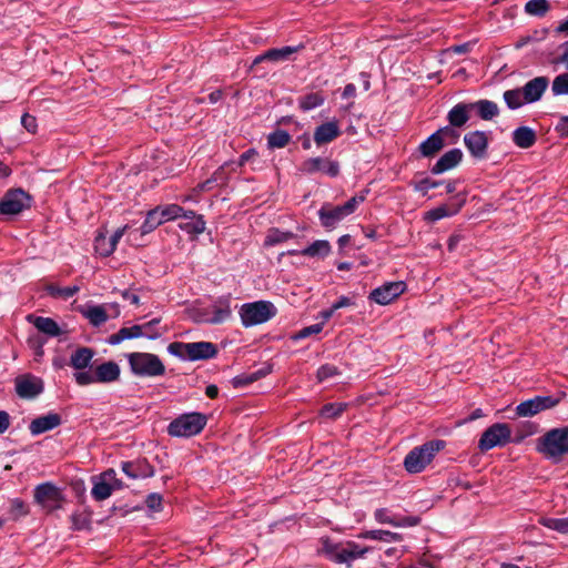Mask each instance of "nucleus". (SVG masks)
<instances>
[{
  "label": "nucleus",
  "mask_w": 568,
  "mask_h": 568,
  "mask_svg": "<svg viewBox=\"0 0 568 568\" xmlns=\"http://www.w3.org/2000/svg\"><path fill=\"white\" fill-rule=\"evenodd\" d=\"M536 141V132L529 126L523 125L513 132V142L520 149H529Z\"/></svg>",
  "instance_id": "26"
},
{
  "label": "nucleus",
  "mask_w": 568,
  "mask_h": 568,
  "mask_svg": "<svg viewBox=\"0 0 568 568\" xmlns=\"http://www.w3.org/2000/svg\"><path fill=\"white\" fill-rule=\"evenodd\" d=\"M504 100L507 106L511 110L518 109L524 104H527L521 88L505 91Z\"/></svg>",
  "instance_id": "36"
},
{
  "label": "nucleus",
  "mask_w": 568,
  "mask_h": 568,
  "mask_svg": "<svg viewBox=\"0 0 568 568\" xmlns=\"http://www.w3.org/2000/svg\"><path fill=\"white\" fill-rule=\"evenodd\" d=\"M341 130L337 121H328L314 131V141L317 145L326 144L339 136Z\"/></svg>",
  "instance_id": "20"
},
{
  "label": "nucleus",
  "mask_w": 568,
  "mask_h": 568,
  "mask_svg": "<svg viewBox=\"0 0 568 568\" xmlns=\"http://www.w3.org/2000/svg\"><path fill=\"white\" fill-rule=\"evenodd\" d=\"M470 103H457L447 114V120L452 126L462 128L470 119Z\"/></svg>",
  "instance_id": "25"
},
{
  "label": "nucleus",
  "mask_w": 568,
  "mask_h": 568,
  "mask_svg": "<svg viewBox=\"0 0 568 568\" xmlns=\"http://www.w3.org/2000/svg\"><path fill=\"white\" fill-rule=\"evenodd\" d=\"M181 227L189 233L201 234L205 230V222L201 215L190 220L185 224H182Z\"/></svg>",
  "instance_id": "52"
},
{
  "label": "nucleus",
  "mask_w": 568,
  "mask_h": 568,
  "mask_svg": "<svg viewBox=\"0 0 568 568\" xmlns=\"http://www.w3.org/2000/svg\"><path fill=\"white\" fill-rule=\"evenodd\" d=\"M554 95H568V72L557 75L551 83Z\"/></svg>",
  "instance_id": "48"
},
{
  "label": "nucleus",
  "mask_w": 568,
  "mask_h": 568,
  "mask_svg": "<svg viewBox=\"0 0 568 568\" xmlns=\"http://www.w3.org/2000/svg\"><path fill=\"white\" fill-rule=\"evenodd\" d=\"M325 98L321 93H308L300 99V108L304 111L313 110L321 106Z\"/></svg>",
  "instance_id": "42"
},
{
  "label": "nucleus",
  "mask_w": 568,
  "mask_h": 568,
  "mask_svg": "<svg viewBox=\"0 0 568 568\" xmlns=\"http://www.w3.org/2000/svg\"><path fill=\"white\" fill-rule=\"evenodd\" d=\"M365 200L364 195L353 196L345 204L333 206L331 204H324L320 211L318 216L322 225L325 229H334L342 220L351 215L357 205Z\"/></svg>",
  "instance_id": "8"
},
{
  "label": "nucleus",
  "mask_w": 568,
  "mask_h": 568,
  "mask_svg": "<svg viewBox=\"0 0 568 568\" xmlns=\"http://www.w3.org/2000/svg\"><path fill=\"white\" fill-rule=\"evenodd\" d=\"M539 523L552 530H556L560 534H568V518H540Z\"/></svg>",
  "instance_id": "44"
},
{
  "label": "nucleus",
  "mask_w": 568,
  "mask_h": 568,
  "mask_svg": "<svg viewBox=\"0 0 568 568\" xmlns=\"http://www.w3.org/2000/svg\"><path fill=\"white\" fill-rule=\"evenodd\" d=\"M122 487L121 481L116 478L114 469H108L101 475L93 477V488L91 490L92 497L98 500L109 498L115 489Z\"/></svg>",
  "instance_id": "12"
},
{
  "label": "nucleus",
  "mask_w": 568,
  "mask_h": 568,
  "mask_svg": "<svg viewBox=\"0 0 568 568\" xmlns=\"http://www.w3.org/2000/svg\"><path fill=\"white\" fill-rule=\"evenodd\" d=\"M323 329V323H317V324H313V325H310L307 327H304L302 328L296 335H295V338L296 339H300V338H306L313 334H318L321 333Z\"/></svg>",
  "instance_id": "58"
},
{
  "label": "nucleus",
  "mask_w": 568,
  "mask_h": 568,
  "mask_svg": "<svg viewBox=\"0 0 568 568\" xmlns=\"http://www.w3.org/2000/svg\"><path fill=\"white\" fill-rule=\"evenodd\" d=\"M84 316L93 326H100L109 318L103 306H91L84 312Z\"/></svg>",
  "instance_id": "39"
},
{
  "label": "nucleus",
  "mask_w": 568,
  "mask_h": 568,
  "mask_svg": "<svg viewBox=\"0 0 568 568\" xmlns=\"http://www.w3.org/2000/svg\"><path fill=\"white\" fill-rule=\"evenodd\" d=\"M464 143L470 154L477 159L486 156L488 148V138L483 131L469 132L464 136Z\"/></svg>",
  "instance_id": "17"
},
{
  "label": "nucleus",
  "mask_w": 568,
  "mask_h": 568,
  "mask_svg": "<svg viewBox=\"0 0 568 568\" xmlns=\"http://www.w3.org/2000/svg\"><path fill=\"white\" fill-rule=\"evenodd\" d=\"M443 148V141L439 139V136H437V134L433 133L419 145V151L423 156L429 158L435 155Z\"/></svg>",
  "instance_id": "35"
},
{
  "label": "nucleus",
  "mask_w": 568,
  "mask_h": 568,
  "mask_svg": "<svg viewBox=\"0 0 568 568\" xmlns=\"http://www.w3.org/2000/svg\"><path fill=\"white\" fill-rule=\"evenodd\" d=\"M74 379L78 385L80 386H87L90 384L98 383L94 378V373L87 371V372H78L74 374Z\"/></svg>",
  "instance_id": "54"
},
{
  "label": "nucleus",
  "mask_w": 568,
  "mask_h": 568,
  "mask_svg": "<svg viewBox=\"0 0 568 568\" xmlns=\"http://www.w3.org/2000/svg\"><path fill=\"white\" fill-rule=\"evenodd\" d=\"M206 423L207 417L204 414H183L169 424L168 433L173 437H191L201 433Z\"/></svg>",
  "instance_id": "7"
},
{
  "label": "nucleus",
  "mask_w": 568,
  "mask_h": 568,
  "mask_svg": "<svg viewBox=\"0 0 568 568\" xmlns=\"http://www.w3.org/2000/svg\"><path fill=\"white\" fill-rule=\"evenodd\" d=\"M473 44L470 42L453 45L448 49L449 52H454L456 54H464L470 51Z\"/></svg>",
  "instance_id": "62"
},
{
  "label": "nucleus",
  "mask_w": 568,
  "mask_h": 568,
  "mask_svg": "<svg viewBox=\"0 0 568 568\" xmlns=\"http://www.w3.org/2000/svg\"><path fill=\"white\" fill-rule=\"evenodd\" d=\"M80 287L78 285L68 286V287H59L55 285H49L47 287L48 293L53 297H62L64 300L73 296L79 292Z\"/></svg>",
  "instance_id": "47"
},
{
  "label": "nucleus",
  "mask_w": 568,
  "mask_h": 568,
  "mask_svg": "<svg viewBox=\"0 0 568 568\" xmlns=\"http://www.w3.org/2000/svg\"><path fill=\"white\" fill-rule=\"evenodd\" d=\"M297 51L296 47H283L278 49H271L263 54L257 55L252 63V67L257 65L264 61L280 62L286 61L290 57Z\"/></svg>",
  "instance_id": "23"
},
{
  "label": "nucleus",
  "mask_w": 568,
  "mask_h": 568,
  "mask_svg": "<svg viewBox=\"0 0 568 568\" xmlns=\"http://www.w3.org/2000/svg\"><path fill=\"white\" fill-rule=\"evenodd\" d=\"M146 506L152 509V510H155V511H159L161 509V505H162V496L159 495V494H150L148 497H146Z\"/></svg>",
  "instance_id": "60"
},
{
  "label": "nucleus",
  "mask_w": 568,
  "mask_h": 568,
  "mask_svg": "<svg viewBox=\"0 0 568 568\" xmlns=\"http://www.w3.org/2000/svg\"><path fill=\"white\" fill-rule=\"evenodd\" d=\"M94 248L97 253L103 257L111 255L115 251L103 231H99L97 234L94 239Z\"/></svg>",
  "instance_id": "37"
},
{
  "label": "nucleus",
  "mask_w": 568,
  "mask_h": 568,
  "mask_svg": "<svg viewBox=\"0 0 568 568\" xmlns=\"http://www.w3.org/2000/svg\"><path fill=\"white\" fill-rule=\"evenodd\" d=\"M32 323L39 332H41L48 336L55 337L61 334V329H60L58 323L50 317L39 316V317H36L32 321Z\"/></svg>",
  "instance_id": "32"
},
{
  "label": "nucleus",
  "mask_w": 568,
  "mask_h": 568,
  "mask_svg": "<svg viewBox=\"0 0 568 568\" xmlns=\"http://www.w3.org/2000/svg\"><path fill=\"white\" fill-rule=\"evenodd\" d=\"M464 199H460L458 203L443 204L440 206H437L428 211L425 215V219L435 222L443 217L455 215L460 210L462 205L464 204Z\"/></svg>",
  "instance_id": "28"
},
{
  "label": "nucleus",
  "mask_w": 568,
  "mask_h": 568,
  "mask_svg": "<svg viewBox=\"0 0 568 568\" xmlns=\"http://www.w3.org/2000/svg\"><path fill=\"white\" fill-rule=\"evenodd\" d=\"M223 181H224L223 170L219 169L217 171L214 172L212 178H210L206 181L197 184L196 190L199 192L210 191L213 187L214 183H219V182H223Z\"/></svg>",
  "instance_id": "53"
},
{
  "label": "nucleus",
  "mask_w": 568,
  "mask_h": 568,
  "mask_svg": "<svg viewBox=\"0 0 568 568\" xmlns=\"http://www.w3.org/2000/svg\"><path fill=\"white\" fill-rule=\"evenodd\" d=\"M419 524V518L415 516L402 517L399 519L395 518L394 527H413Z\"/></svg>",
  "instance_id": "61"
},
{
  "label": "nucleus",
  "mask_w": 568,
  "mask_h": 568,
  "mask_svg": "<svg viewBox=\"0 0 568 568\" xmlns=\"http://www.w3.org/2000/svg\"><path fill=\"white\" fill-rule=\"evenodd\" d=\"M232 316L230 297H220L210 307L199 310L195 314V322L202 324L219 325L229 321Z\"/></svg>",
  "instance_id": "9"
},
{
  "label": "nucleus",
  "mask_w": 568,
  "mask_h": 568,
  "mask_svg": "<svg viewBox=\"0 0 568 568\" xmlns=\"http://www.w3.org/2000/svg\"><path fill=\"white\" fill-rule=\"evenodd\" d=\"M358 538L379 540V541H384V542L402 541V535H399L397 532L389 531V530H383V529L362 531L358 535Z\"/></svg>",
  "instance_id": "31"
},
{
  "label": "nucleus",
  "mask_w": 568,
  "mask_h": 568,
  "mask_svg": "<svg viewBox=\"0 0 568 568\" xmlns=\"http://www.w3.org/2000/svg\"><path fill=\"white\" fill-rule=\"evenodd\" d=\"M335 375H337V367L334 365L325 364L322 365L317 371V378L320 382H323Z\"/></svg>",
  "instance_id": "55"
},
{
  "label": "nucleus",
  "mask_w": 568,
  "mask_h": 568,
  "mask_svg": "<svg viewBox=\"0 0 568 568\" xmlns=\"http://www.w3.org/2000/svg\"><path fill=\"white\" fill-rule=\"evenodd\" d=\"M34 500L50 513L62 507L63 495L55 485L44 483L36 487Z\"/></svg>",
  "instance_id": "11"
},
{
  "label": "nucleus",
  "mask_w": 568,
  "mask_h": 568,
  "mask_svg": "<svg viewBox=\"0 0 568 568\" xmlns=\"http://www.w3.org/2000/svg\"><path fill=\"white\" fill-rule=\"evenodd\" d=\"M511 429L505 423H497L488 427L481 435L478 448L487 452L497 446H505L510 442Z\"/></svg>",
  "instance_id": "10"
},
{
  "label": "nucleus",
  "mask_w": 568,
  "mask_h": 568,
  "mask_svg": "<svg viewBox=\"0 0 568 568\" xmlns=\"http://www.w3.org/2000/svg\"><path fill=\"white\" fill-rule=\"evenodd\" d=\"M292 237H294V234L292 232H281L278 230H271L265 239V244L275 245L285 242Z\"/></svg>",
  "instance_id": "51"
},
{
  "label": "nucleus",
  "mask_w": 568,
  "mask_h": 568,
  "mask_svg": "<svg viewBox=\"0 0 568 568\" xmlns=\"http://www.w3.org/2000/svg\"><path fill=\"white\" fill-rule=\"evenodd\" d=\"M142 337L140 325H133L131 327H122L115 334L109 337V344L116 345L125 339Z\"/></svg>",
  "instance_id": "33"
},
{
  "label": "nucleus",
  "mask_w": 568,
  "mask_h": 568,
  "mask_svg": "<svg viewBox=\"0 0 568 568\" xmlns=\"http://www.w3.org/2000/svg\"><path fill=\"white\" fill-rule=\"evenodd\" d=\"M168 352L181 359L203 361L215 357L217 347L211 342H173L168 346Z\"/></svg>",
  "instance_id": "5"
},
{
  "label": "nucleus",
  "mask_w": 568,
  "mask_h": 568,
  "mask_svg": "<svg viewBox=\"0 0 568 568\" xmlns=\"http://www.w3.org/2000/svg\"><path fill=\"white\" fill-rule=\"evenodd\" d=\"M463 159V152L459 149H453L443 154L432 168L433 174H440L455 168Z\"/></svg>",
  "instance_id": "22"
},
{
  "label": "nucleus",
  "mask_w": 568,
  "mask_h": 568,
  "mask_svg": "<svg viewBox=\"0 0 568 568\" xmlns=\"http://www.w3.org/2000/svg\"><path fill=\"white\" fill-rule=\"evenodd\" d=\"M122 470L128 477H130L132 479L146 478V477L153 476V474H154L153 468L151 466H149L145 463H141V462H139V463H131V462L122 463Z\"/></svg>",
  "instance_id": "27"
},
{
  "label": "nucleus",
  "mask_w": 568,
  "mask_h": 568,
  "mask_svg": "<svg viewBox=\"0 0 568 568\" xmlns=\"http://www.w3.org/2000/svg\"><path fill=\"white\" fill-rule=\"evenodd\" d=\"M120 373V366L109 361L95 367L94 378L98 383H112L119 379Z\"/></svg>",
  "instance_id": "24"
},
{
  "label": "nucleus",
  "mask_w": 568,
  "mask_h": 568,
  "mask_svg": "<svg viewBox=\"0 0 568 568\" xmlns=\"http://www.w3.org/2000/svg\"><path fill=\"white\" fill-rule=\"evenodd\" d=\"M60 424V415L55 413H50L33 419L30 423L29 429L32 435H40L42 433H45L58 427Z\"/></svg>",
  "instance_id": "19"
},
{
  "label": "nucleus",
  "mask_w": 568,
  "mask_h": 568,
  "mask_svg": "<svg viewBox=\"0 0 568 568\" xmlns=\"http://www.w3.org/2000/svg\"><path fill=\"white\" fill-rule=\"evenodd\" d=\"M445 447V442L437 439L412 449L404 459V467L410 474L423 471L434 456Z\"/></svg>",
  "instance_id": "3"
},
{
  "label": "nucleus",
  "mask_w": 568,
  "mask_h": 568,
  "mask_svg": "<svg viewBox=\"0 0 568 568\" xmlns=\"http://www.w3.org/2000/svg\"><path fill=\"white\" fill-rule=\"evenodd\" d=\"M31 197L21 189L8 191L0 201V212L6 215H14L30 207Z\"/></svg>",
  "instance_id": "13"
},
{
  "label": "nucleus",
  "mask_w": 568,
  "mask_h": 568,
  "mask_svg": "<svg viewBox=\"0 0 568 568\" xmlns=\"http://www.w3.org/2000/svg\"><path fill=\"white\" fill-rule=\"evenodd\" d=\"M442 185V182L439 181H433L430 179H424L422 181H419L418 183L415 184V190L417 192H420L422 194H427V192L430 190V189H434V187H437Z\"/></svg>",
  "instance_id": "57"
},
{
  "label": "nucleus",
  "mask_w": 568,
  "mask_h": 568,
  "mask_svg": "<svg viewBox=\"0 0 568 568\" xmlns=\"http://www.w3.org/2000/svg\"><path fill=\"white\" fill-rule=\"evenodd\" d=\"M240 317L244 327L263 324L276 315V307L268 301L245 303L240 308Z\"/></svg>",
  "instance_id": "6"
},
{
  "label": "nucleus",
  "mask_w": 568,
  "mask_h": 568,
  "mask_svg": "<svg viewBox=\"0 0 568 568\" xmlns=\"http://www.w3.org/2000/svg\"><path fill=\"white\" fill-rule=\"evenodd\" d=\"M21 124L30 133H34L38 126L37 119L29 113L21 116Z\"/></svg>",
  "instance_id": "59"
},
{
  "label": "nucleus",
  "mask_w": 568,
  "mask_h": 568,
  "mask_svg": "<svg viewBox=\"0 0 568 568\" xmlns=\"http://www.w3.org/2000/svg\"><path fill=\"white\" fill-rule=\"evenodd\" d=\"M471 111L476 110L479 118L489 121L493 118L497 116L499 114V108L497 103L490 101V100H479L476 102L470 103Z\"/></svg>",
  "instance_id": "30"
},
{
  "label": "nucleus",
  "mask_w": 568,
  "mask_h": 568,
  "mask_svg": "<svg viewBox=\"0 0 568 568\" xmlns=\"http://www.w3.org/2000/svg\"><path fill=\"white\" fill-rule=\"evenodd\" d=\"M93 356V349L89 347H79L71 354L70 365L78 371H82L90 366Z\"/></svg>",
  "instance_id": "29"
},
{
  "label": "nucleus",
  "mask_w": 568,
  "mask_h": 568,
  "mask_svg": "<svg viewBox=\"0 0 568 568\" xmlns=\"http://www.w3.org/2000/svg\"><path fill=\"white\" fill-rule=\"evenodd\" d=\"M300 171L304 174L322 172L331 178H335L339 173V165L336 161H331L329 159L311 158L301 164Z\"/></svg>",
  "instance_id": "15"
},
{
  "label": "nucleus",
  "mask_w": 568,
  "mask_h": 568,
  "mask_svg": "<svg viewBox=\"0 0 568 568\" xmlns=\"http://www.w3.org/2000/svg\"><path fill=\"white\" fill-rule=\"evenodd\" d=\"M160 318H153L144 324H141V333L142 337H146L149 339L159 338L166 329L159 327Z\"/></svg>",
  "instance_id": "38"
},
{
  "label": "nucleus",
  "mask_w": 568,
  "mask_h": 568,
  "mask_svg": "<svg viewBox=\"0 0 568 568\" xmlns=\"http://www.w3.org/2000/svg\"><path fill=\"white\" fill-rule=\"evenodd\" d=\"M561 135L568 136V116H562L557 125Z\"/></svg>",
  "instance_id": "64"
},
{
  "label": "nucleus",
  "mask_w": 568,
  "mask_h": 568,
  "mask_svg": "<svg viewBox=\"0 0 568 568\" xmlns=\"http://www.w3.org/2000/svg\"><path fill=\"white\" fill-rule=\"evenodd\" d=\"M126 358L132 374L138 377H159L165 374V366L155 354L133 352Z\"/></svg>",
  "instance_id": "2"
},
{
  "label": "nucleus",
  "mask_w": 568,
  "mask_h": 568,
  "mask_svg": "<svg viewBox=\"0 0 568 568\" xmlns=\"http://www.w3.org/2000/svg\"><path fill=\"white\" fill-rule=\"evenodd\" d=\"M128 230V225H124L123 227L118 229L109 239V241L112 243V246H114V250L116 248V245L120 241V239L124 235L125 231Z\"/></svg>",
  "instance_id": "63"
},
{
  "label": "nucleus",
  "mask_w": 568,
  "mask_h": 568,
  "mask_svg": "<svg viewBox=\"0 0 568 568\" xmlns=\"http://www.w3.org/2000/svg\"><path fill=\"white\" fill-rule=\"evenodd\" d=\"M406 284L402 281L388 282L371 292L369 298L379 305H387L404 293Z\"/></svg>",
  "instance_id": "16"
},
{
  "label": "nucleus",
  "mask_w": 568,
  "mask_h": 568,
  "mask_svg": "<svg viewBox=\"0 0 568 568\" xmlns=\"http://www.w3.org/2000/svg\"><path fill=\"white\" fill-rule=\"evenodd\" d=\"M43 389L42 382L34 377H24L17 379L16 390L20 397L32 398L39 395Z\"/></svg>",
  "instance_id": "21"
},
{
  "label": "nucleus",
  "mask_w": 568,
  "mask_h": 568,
  "mask_svg": "<svg viewBox=\"0 0 568 568\" xmlns=\"http://www.w3.org/2000/svg\"><path fill=\"white\" fill-rule=\"evenodd\" d=\"M159 207H160V216H161V220L163 223L166 221L180 217L183 212V207H181L180 205H176V204H170V205H166L163 207H161V206H159Z\"/></svg>",
  "instance_id": "50"
},
{
  "label": "nucleus",
  "mask_w": 568,
  "mask_h": 568,
  "mask_svg": "<svg viewBox=\"0 0 568 568\" xmlns=\"http://www.w3.org/2000/svg\"><path fill=\"white\" fill-rule=\"evenodd\" d=\"M374 518L379 524H388L392 526L395 524V517H392L388 509L386 508L376 509L374 513Z\"/></svg>",
  "instance_id": "56"
},
{
  "label": "nucleus",
  "mask_w": 568,
  "mask_h": 568,
  "mask_svg": "<svg viewBox=\"0 0 568 568\" xmlns=\"http://www.w3.org/2000/svg\"><path fill=\"white\" fill-rule=\"evenodd\" d=\"M549 80L546 77H537L528 81L523 88L524 97L527 103H534L542 97L548 88Z\"/></svg>",
  "instance_id": "18"
},
{
  "label": "nucleus",
  "mask_w": 568,
  "mask_h": 568,
  "mask_svg": "<svg viewBox=\"0 0 568 568\" xmlns=\"http://www.w3.org/2000/svg\"><path fill=\"white\" fill-rule=\"evenodd\" d=\"M163 222L160 216V207L148 212L144 223L141 226V233L148 234L161 225Z\"/></svg>",
  "instance_id": "41"
},
{
  "label": "nucleus",
  "mask_w": 568,
  "mask_h": 568,
  "mask_svg": "<svg viewBox=\"0 0 568 568\" xmlns=\"http://www.w3.org/2000/svg\"><path fill=\"white\" fill-rule=\"evenodd\" d=\"M560 402L559 397L554 396H536L534 398L521 402L516 407V414L520 417H531L540 412L550 409L558 405Z\"/></svg>",
  "instance_id": "14"
},
{
  "label": "nucleus",
  "mask_w": 568,
  "mask_h": 568,
  "mask_svg": "<svg viewBox=\"0 0 568 568\" xmlns=\"http://www.w3.org/2000/svg\"><path fill=\"white\" fill-rule=\"evenodd\" d=\"M525 10L528 14L542 17L548 12L549 3L547 0H529L525 6Z\"/></svg>",
  "instance_id": "45"
},
{
  "label": "nucleus",
  "mask_w": 568,
  "mask_h": 568,
  "mask_svg": "<svg viewBox=\"0 0 568 568\" xmlns=\"http://www.w3.org/2000/svg\"><path fill=\"white\" fill-rule=\"evenodd\" d=\"M435 134L439 136V139L443 141L444 145L446 142L448 143H455L459 139V133L456 131L455 126L446 125L444 128L438 129Z\"/></svg>",
  "instance_id": "49"
},
{
  "label": "nucleus",
  "mask_w": 568,
  "mask_h": 568,
  "mask_svg": "<svg viewBox=\"0 0 568 568\" xmlns=\"http://www.w3.org/2000/svg\"><path fill=\"white\" fill-rule=\"evenodd\" d=\"M347 404L345 403H329L322 407L321 416L329 419H335L339 417L343 412L346 409Z\"/></svg>",
  "instance_id": "46"
},
{
  "label": "nucleus",
  "mask_w": 568,
  "mask_h": 568,
  "mask_svg": "<svg viewBox=\"0 0 568 568\" xmlns=\"http://www.w3.org/2000/svg\"><path fill=\"white\" fill-rule=\"evenodd\" d=\"M271 372L270 368L258 369L254 373L243 374L233 378V385L235 387L246 386L256 382L257 379L266 376Z\"/></svg>",
  "instance_id": "40"
},
{
  "label": "nucleus",
  "mask_w": 568,
  "mask_h": 568,
  "mask_svg": "<svg viewBox=\"0 0 568 568\" xmlns=\"http://www.w3.org/2000/svg\"><path fill=\"white\" fill-rule=\"evenodd\" d=\"M331 252V245L328 241L317 240L304 250L301 251V255L310 257H324Z\"/></svg>",
  "instance_id": "34"
},
{
  "label": "nucleus",
  "mask_w": 568,
  "mask_h": 568,
  "mask_svg": "<svg viewBox=\"0 0 568 568\" xmlns=\"http://www.w3.org/2000/svg\"><path fill=\"white\" fill-rule=\"evenodd\" d=\"M321 544L322 547L318 551L337 564H349L362 558L368 551V548H363L354 541L336 544L326 538L322 539Z\"/></svg>",
  "instance_id": "4"
},
{
  "label": "nucleus",
  "mask_w": 568,
  "mask_h": 568,
  "mask_svg": "<svg viewBox=\"0 0 568 568\" xmlns=\"http://www.w3.org/2000/svg\"><path fill=\"white\" fill-rule=\"evenodd\" d=\"M537 452L547 459L559 463L568 455V426L552 428L537 440Z\"/></svg>",
  "instance_id": "1"
},
{
  "label": "nucleus",
  "mask_w": 568,
  "mask_h": 568,
  "mask_svg": "<svg viewBox=\"0 0 568 568\" xmlns=\"http://www.w3.org/2000/svg\"><path fill=\"white\" fill-rule=\"evenodd\" d=\"M291 135L284 130H276L267 138V145L271 149L284 148L288 144Z\"/></svg>",
  "instance_id": "43"
}]
</instances>
